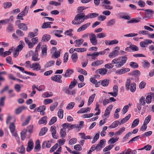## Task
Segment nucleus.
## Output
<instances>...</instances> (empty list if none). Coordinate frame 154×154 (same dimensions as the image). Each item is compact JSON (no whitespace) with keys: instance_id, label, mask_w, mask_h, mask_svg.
Masks as SVG:
<instances>
[{"instance_id":"41","label":"nucleus","mask_w":154,"mask_h":154,"mask_svg":"<svg viewBox=\"0 0 154 154\" xmlns=\"http://www.w3.org/2000/svg\"><path fill=\"white\" fill-rule=\"evenodd\" d=\"M58 105V102L56 101L52 105H51L50 107V109L51 111H54L55 108Z\"/></svg>"},{"instance_id":"17","label":"nucleus","mask_w":154,"mask_h":154,"mask_svg":"<svg viewBox=\"0 0 154 154\" xmlns=\"http://www.w3.org/2000/svg\"><path fill=\"white\" fill-rule=\"evenodd\" d=\"M35 146L34 148V151L35 152L39 151L41 149V145L40 142L39 140H37L35 143Z\"/></svg>"},{"instance_id":"43","label":"nucleus","mask_w":154,"mask_h":154,"mask_svg":"<svg viewBox=\"0 0 154 154\" xmlns=\"http://www.w3.org/2000/svg\"><path fill=\"white\" fill-rule=\"evenodd\" d=\"M58 117L60 119L63 118V109H60L57 113Z\"/></svg>"},{"instance_id":"55","label":"nucleus","mask_w":154,"mask_h":154,"mask_svg":"<svg viewBox=\"0 0 154 154\" xmlns=\"http://www.w3.org/2000/svg\"><path fill=\"white\" fill-rule=\"evenodd\" d=\"M53 102V100L52 99H47L44 100L43 103L45 105H46L51 103Z\"/></svg>"},{"instance_id":"46","label":"nucleus","mask_w":154,"mask_h":154,"mask_svg":"<svg viewBox=\"0 0 154 154\" xmlns=\"http://www.w3.org/2000/svg\"><path fill=\"white\" fill-rule=\"evenodd\" d=\"M53 95V94L51 93L50 94H49L48 92H46L43 93L42 95V96L44 98H47L52 96Z\"/></svg>"},{"instance_id":"7","label":"nucleus","mask_w":154,"mask_h":154,"mask_svg":"<svg viewBox=\"0 0 154 154\" xmlns=\"http://www.w3.org/2000/svg\"><path fill=\"white\" fill-rule=\"evenodd\" d=\"M82 14H83L84 17H83V20H86L88 19H92L96 17L99 16V14L96 13H93L88 14L87 15L85 16L84 13H82Z\"/></svg>"},{"instance_id":"52","label":"nucleus","mask_w":154,"mask_h":154,"mask_svg":"<svg viewBox=\"0 0 154 154\" xmlns=\"http://www.w3.org/2000/svg\"><path fill=\"white\" fill-rule=\"evenodd\" d=\"M75 50L77 52H83L86 51L87 49L85 48H75Z\"/></svg>"},{"instance_id":"27","label":"nucleus","mask_w":154,"mask_h":154,"mask_svg":"<svg viewBox=\"0 0 154 154\" xmlns=\"http://www.w3.org/2000/svg\"><path fill=\"white\" fill-rule=\"evenodd\" d=\"M48 130V128L46 127L42 128L39 133V136H42L44 135L47 131Z\"/></svg>"},{"instance_id":"26","label":"nucleus","mask_w":154,"mask_h":154,"mask_svg":"<svg viewBox=\"0 0 154 154\" xmlns=\"http://www.w3.org/2000/svg\"><path fill=\"white\" fill-rule=\"evenodd\" d=\"M119 124H120V122L118 120L116 121L109 126V128H114L116 127Z\"/></svg>"},{"instance_id":"14","label":"nucleus","mask_w":154,"mask_h":154,"mask_svg":"<svg viewBox=\"0 0 154 154\" xmlns=\"http://www.w3.org/2000/svg\"><path fill=\"white\" fill-rule=\"evenodd\" d=\"M107 72V70L104 68L99 69L96 71V73H99L102 75H105Z\"/></svg>"},{"instance_id":"49","label":"nucleus","mask_w":154,"mask_h":154,"mask_svg":"<svg viewBox=\"0 0 154 154\" xmlns=\"http://www.w3.org/2000/svg\"><path fill=\"white\" fill-rule=\"evenodd\" d=\"M114 146V145L110 144L104 148L103 149L104 152L107 151L111 150Z\"/></svg>"},{"instance_id":"35","label":"nucleus","mask_w":154,"mask_h":154,"mask_svg":"<svg viewBox=\"0 0 154 154\" xmlns=\"http://www.w3.org/2000/svg\"><path fill=\"white\" fill-rule=\"evenodd\" d=\"M18 27L19 28L22 29L24 31H26L27 30V27L24 23H20L18 24Z\"/></svg>"},{"instance_id":"60","label":"nucleus","mask_w":154,"mask_h":154,"mask_svg":"<svg viewBox=\"0 0 154 154\" xmlns=\"http://www.w3.org/2000/svg\"><path fill=\"white\" fill-rule=\"evenodd\" d=\"M33 126L32 125H30L27 127V131L28 130L29 133L30 134L33 132Z\"/></svg>"},{"instance_id":"56","label":"nucleus","mask_w":154,"mask_h":154,"mask_svg":"<svg viewBox=\"0 0 154 154\" xmlns=\"http://www.w3.org/2000/svg\"><path fill=\"white\" fill-rule=\"evenodd\" d=\"M106 34L104 33H100L97 35V38H101L105 37Z\"/></svg>"},{"instance_id":"34","label":"nucleus","mask_w":154,"mask_h":154,"mask_svg":"<svg viewBox=\"0 0 154 154\" xmlns=\"http://www.w3.org/2000/svg\"><path fill=\"white\" fill-rule=\"evenodd\" d=\"M38 53L35 52L33 54L32 57V60L34 61H38L40 60V58H38Z\"/></svg>"},{"instance_id":"5","label":"nucleus","mask_w":154,"mask_h":154,"mask_svg":"<svg viewBox=\"0 0 154 154\" xmlns=\"http://www.w3.org/2000/svg\"><path fill=\"white\" fill-rule=\"evenodd\" d=\"M83 15L84 14H82V13L79 14H77L74 20L72 21V24L74 25H77L83 22L84 21L83 19Z\"/></svg>"},{"instance_id":"3","label":"nucleus","mask_w":154,"mask_h":154,"mask_svg":"<svg viewBox=\"0 0 154 154\" xmlns=\"http://www.w3.org/2000/svg\"><path fill=\"white\" fill-rule=\"evenodd\" d=\"M25 67L27 68H30L32 69L33 70L39 71L41 69V67L39 63L36 62L30 64V62L29 61H27L25 62Z\"/></svg>"},{"instance_id":"21","label":"nucleus","mask_w":154,"mask_h":154,"mask_svg":"<svg viewBox=\"0 0 154 154\" xmlns=\"http://www.w3.org/2000/svg\"><path fill=\"white\" fill-rule=\"evenodd\" d=\"M47 116H45L43 117L40 119L38 122V124L39 125H41L44 124L45 125H46L47 123Z\"/></svg>"},{"instance_id":"24","label":"nucleus","mask_w":154,"mask_h":154,"mask_svg":"<svg viewBox=\"0 0 154 154\" xmlns=\"http://www.w3.org/2000/svg\"><path fill=\"white\" fill-rule=\"evenodd\" d=\"M95 96V94H92L89 97L88 103V106L91 104V103L93 102Z\"/></svg>"},{"instance_id":"28","label":"nucleus","mask_w":154,"mask_h":154,"mask_svg":"<svg viewBox=\"0 0 154 154\" xmlns=\"http://www.w3.org/2000/svg\"><path fill=\"white\" fill-rule=\"evenodd\" d=\"M109 82V80L107 79H106L103 80H101V85L103 86L106 87L108 85Z\"/></svg>"},{"instance_id":"8","label":"nucleus","mask_w":154,"mask_h":154,"mask_svg":"<svg viewBox=\"0 0 154 154\" xmlns=\"http://www.w3.org/2000/svg\"><path fill=\"white\" fill-rule=\"evenodd\" d=\"M89 38L91 43L94 45H96L97 43L96 35L93 33L89 34Z\"/></svg>"},{"instance_id":"13","label":"nucleus","mask_w":154,"mask_h":154,"mask_svg":"<svg viewBox=\"0 0 154 154\" xmlns=\"http://www.w3.org/2000/svg\"><path fill=\"white\" fill-rule=\"evenodd\" d=\"M90 23H88L82 26L77 30L78 32H80L82 31L85 30L87 28H88L90 25Z\"/></svg>"},{"instance_id":"16","label":"nucleus","mask_w":154,"mask_h":154,"mask_svg":"<svg viewBox=\"0 0 154 154\" xmlns=\"http://www.w3.org/2000/svg\"><path fill=\"white\" fill-rule=\"evenodd\" d=\"M103 63V61L102 60H99L93 62L91 66H100Z\"/></svg>"},{"instance_id":"47","label":"nucleus","mask_w":154,"mask_h":154,"mask_svg":"<svg viewBox=\"0 0 154 154\" xmlns=\"http://www.w3.org/2000/svg\"><path fill=\"white\" fill-rule=\"evenodd\" d=\"M130 65L132 68L134 69L137 68L138 67L137 63L136 62H130Z\"/></svg>"},{"instance_id":"63","label":"nucleus","mask_w":154,"mask_h":154,"mask_svg":"<svg viewBox=\"0 0 154 154\" xmlns=\"http://www.w3.org/2000/svg\"><path fill=\"white\" fill-rule=\"evenodd\" d=\"M72 29H70L69 30H66L65 32V34L67 35L71 36H72L73 34L72 33Z\"/></svg>"},{"instance_id":"31","label":"nucleus","mask_w":154,"mask_h":154,"mask_svg":"<svg viewBox=\"0 0 154 154\" xmlns=\"http://www.w3.org/2000/svg\"><path fill=\"white\" fill-rule=\"evenodd\" d=\"M140 21V19L137 18H132L130 20L128 21L127 22V23H137Z\"/></svg>"},{"instance_id":"42","label":"nucleus","mask_w":154,"mask_h":154,"mask_svg":"<svg viewBox=\"0 0 154 154\" xmlns=\"http://www.w3.org/2000/svg\"><path fill=\"white\" fill-rule=\"evenodd\" d=\"M140 72L137 70H135L133 71L131 73V75L133 76H137L140 75Z\"/></svg>"},{"instance_id":"12","label":"nucleus","mask_w":154,"mask_h":154,"mask_svg":"<svg viewBox=\"0 0 154 154\" xmlns=\"http://www.w3.org/2000/svg\"><path fill=\"white\" fill-rule=\"evenodd\" d=\"M4 49L3 48H0V56L5 57L10 54V49L8 51L4 52Z\"/></svg>"},{"instance_id":"50","label":"nucleus","mask_w":154,"mask_h":154,"mask_svg":"<svg viewBox=\"0 0 154 154\" xmlns=\"http://www.w3.org/2000/svg\"><path fill=\"white\" fill-rule=\"evenodd\" d=\"M75 103L74 102H71L68 104L66 107V109H72L74 107Z\"/></svg>"},{"instance_id":"22","label":"nucleus","mask_w":154,"mask_h":154,"mask_svg":"<svg viewBox=\"0 0 154 154\" xmlns=\"http://www.w3.org/2000/svg\"><path fill=\"white\" fill-rule=\"evenodd\" d=\"M74 71L72 69H67L66 72L64 76L65 77H69L70 75L73 73Z\"/></svg>"},{"instance_id":"10","label":"nucleus","mask_w":154,"mask_h":154,"mask_svg":"<svg viewBox=\"0 0 154 154\" xmlns=\"http://www.w3.org/2000/svg\"><path fill=\"white\" fill-rule=\"evenodd\" d=\"M34 143L33 141L32 140H30L27 143V147L26 148V151L29 152L33 148Z\"/></svg>"},{"instance_id":"51","label":"nucleus","mask_w":154,"mask_h":154,"mask_svg":"<svg viewBox=\"0 0 154 154\" xmlns=\"http://www.w3.org/2000/svg\"><path fill=\"white\" fill-rule=\"evenodd\" d=\"M139 103L142 105V106L145 105L146 102L144 97L143 96L141 97L139 99Z\"/></svg>"},{"instance_id":"19","label":"nucleus","mask_w":154,"mask_h":154,"mask_svg":"<svg viewBox=\"0 0 154 154\" xmlns=\"http://www.w3.org/2000/svg\"><path fill=\"white\" fill-rule=\"evenodd\" d=\"M113 107L112 105H110L106 109L105 113L104 114V116H108L110 113V112L111 111Z\"/></svg>"},{"instance_id":"36","label":"nucleus","mask_w":154,"mask_h":154,"mask_svg":"<svg viewBox=\"0 0 154 154\" xmlns=\"http://www.w3.org/2000/svg\"><path fill=\"white\" fill-rule=\"evenodd\" d=\"M139 122V119H137L134 120L131 126V128H134L137 126Z\"/></svg>"},{"instance_id":"32","label":"nucleus","mask_w":154,"mask_h":154,"mask_svg":"<svg viewBox=\"0 0 154 154\" xmlns=\"http://www.w3.org/2000/svg\"><path fill=\"white\" fill-rule=\"evenodd\" d=\"M55 63V61L53 60L48 61L45 65V67L46 68L50 67L54 65Z\"/></svg>"},{"instance_id":"18","label":"nucleus","mask_w":154,"mask_h":154,"mask_svg":"<svg viewBox=\"0 0 154 154\" xmlns=\"http://www.w3.org/2000/svg\"><path fill=\"white\" fill-rule=\"evenodd\" d=\"M51 146V142L49 141H45L43 142L42 145V147L44 149L46 147L49 148Z\"/></svg>"},{"instance_id":"64","label":"nucleus","mask_w":154,"mask_h":154,"mask_svg":"<svg viewBox=\"0 0 154 154\" xmlns=\"http://www.w3.org/2000/svg\"><path fill=\"white\" fill-rule=\"evenodd\" d=\"M151 96L150 95H147L146 98V102L147 104L150 103L151 102Z\"/></svg>"},{"instance_id":"29","label":"nucleus","mask_w":154,"mask_h":154,"mask_svg":"<svg viewBox=\"0 0 154 154\" xmlns=\"http://www.w3.org/2000/svg\"><path fill=\"white\" fill-rule=\"evenodd\" d=\"M17 150L19 153H24L25 152V148L23 145H21L20 147H17Z\"/></svg>"},{"instance_id":"61","label":"nucleus","mask_w":154,"mask_h":154,"mask_svg":"<svg viewBox=\"0 0 154 154\" xmlns=\"http://www.w3.org/2000/svg\"><path fill=\"white\" fill-rule=\"evenodd\" d=\"M23 109V106L20 107L16 110L15 113L17 114H20Z\"/></svg>"},{"instance_id":"23","label":"nucleus","mask_w":154,"mask_h":154,"mask_svg":"<svg viewBox=\"0 0 154 154\" xmlns=\"http://www.w3.org/2000/svg\"><path fill=\"white\" fill-rule=\"evenodd\" d=\"M27 132V130L24 129L21 132V138L22 140H24L25 139Z\"/></svg>"},{"instance_id":"53","label":"nucleus","mask_w":154,"mask_h":154,"mask_svg":"<svg viewBox=\"0 0 154 154\" xmlns=\"http://www.w3.org/2000/svg\"><path fill=\"white\" fill-rule=\"evenodd\" d=\"M143 63V66L144 68H148L150 66L149 63L146 60H144Z\"/></svg>"},{"instance_id":"2","label":"nucleus","mask_w":154,"mask_h":154,"mask_svg":"<svg viewBox=\"0 0 154 154\" xmlns=\"http://www.w3.org/2000/svg\"><path fill=\"white\" fill-rule=\"evenodd\" d=\"M132 78L128 79L125 83V87L126 90L130 91L132 92H134L136 90V83L131 82Z\"/></svg>"},{"instance_id":"30","label":"nucleus","mask_w":154,"mask_h":154,"mask_svg":"<svg viewBox=\"0 0 154 154\" xmlns=\"http://www.w3.org/2000/svg\"><path fill=\"white\" fill-rule=\"evenodd\" d=\"M19 43L20 44L18 46L16 49L18 51H19L22 50L23 48V45L25 44L24 42L22 41H20Z\"/></svg>"},{"instance_id":"39","label":"nucleus","mask_w":154,"mask_h":154,"mask_svg":"<svg viewBox=\"0 0 154 154\" xmlns=\"http://www.w3.org/2000/svg\"><path fill=\"white\" fill-rule=\"evenodd\" d=\"M131 50V51H138L139 48L136 45L131 44L130 45Z\"/></svg>"},{"instance_id":"58","label":"nucleus","mask_w":154,"mask_h":154,"mask_svg":"<svg viewBox=\"0 0 154 154\" xmlns=\"http://www.w3.org/2000/svg\"><path fill=\"white\" fill-rule=\"evenodd\" d=\"M137 151L135 150H132L130 149H127L126 152V154H135L137 153Z\"/></svg>"},{"instance_id":"9","label":"nucleus","mask_w":154,"mask_h":154,"mask_svg":"<svg viewBox=\"0 0 154 154\" xmlns=\"http://www.w3.org/2000/svg\"><path fill=\"white\" fill-rule=\"evenodd\" d=\"M62 76L61 75H57L52 76L51 77V79L52 81H53L56 82L62 83V81L61 79H62Z\"/></svg>"},{"instance_id":"40","label":"nucleus","mask_w":154,"mask_h":154,"mask_svg":"<svg viewBox=\"0 0 154 154\" xmlns=\"http://www.w3.org/2000/svg\"><path fill=\"white\" fill-rule=\"evenodd\" d=\"M125 131V128L124 127H123L120 128L119 130L115 133V135H120L122 133Z\"/></svg>"},{"instance_id":"45","label":"nucleus","mask_w":154,"mask_h":154,"mask_svg":"<svg viewBox=\"0 0 154 154\" xmlns=\"http://www.w3.org/2000/svg\"><path fill=\"white\" fill-rule=\"evenodd\" d=\"M30 119L31 116H28L25 121L22 124V126H25L28 125L29 123Z\"/></svg>"},{"instance_id":"25","label":"nucleus","mask_w":154,"mask_h":154,"mask_svg":"<svg viewBox=\"0 0 154 154\" xmlns=\"http://www.w3.org/2000/svg\"><path fill=\"white\" fill-rule=\"evenodd\" d=\"M71 58L73 63H75L78 60V57L77 53H73L71 56Z\"/></svg>"},{"instance_id":"59","label":"nucleus","mask_w":154,"mask_h":154,"mask_svg":"<svg viewBox=\"0 0 154 154\" xmlns=\"http://www.w3.org/2000/svg\"><path fill=\"white\" fill-rule=\"evenodd\" d=\"M119 138H114L113 137H112L110 138L108 141V143L112 144L115 143L118 140Z\"/></svg>"},{"instance_id":"62","label":"nucleus","mask_w":154,"mask_h":154,"mask_svg":"<svg viewBox=\"0 0 154 154\" xmlns=\"http://www.w3.org/2000/svg\"><path fill=\"white\" fill-rule=\"evenodd\" d=\"M58 144L56 143L53 146L51 147L50 150V152H54L55 150L58 147Z\"/></svg>"},{"instance_id":"15","label":"nucleus","mask_w":154,"mask_h":154,"mask_svg":"<svg viewBox=\"0 0 154 154\" xmlns=\"http://www.w3.org/2000/svg\"><path fill=\"white\" fill-rule=\"evenodd\" d=\"M76 126L75 128H79V126H78V125H77V126H76L75 125H71V124L68 123H64L62 125V126L63 128H65L66 127L67 128L71 129L74 128V126Z\"/></svg>"},{"instance_id":"6","label":"nucleus","mask_w":154,"mask_h":154,"mask_svg":"<svg viewBox=\"0 0 154 154\" xmlns=\"http://www.w3.org/2000/svg\"><path fill=\"white\" fill-rule=\"evenodd\" d=\"M10 132L12 135L16 139L18 137L17 131L16 129V126L14 123H10Z\"/></svg>"},{"instance_id":"20","label":"nucleus","mask_w":154,"mask_h":154,"mask_svg":"<svg viewBox=\"0 0 154 154\" xmlns=\"http://www.w3.org/2000/svg\"><path fill=\"white\" fill-rule=\"evenodd\" d=\"M51 38V36L50 35L45 34L43 36L42 41L44 42H47Z\"/></svg>"},{"instance_id":"11","label":"nucleus","mask_w":154,"mask_h":154,"mask_svg":"<svg viewBox=\"0 0 154 154\" xmlns=\"http://www.w3.org/2000/svg\"><path fill=\"white\" fill-rule=\"evenodd\" d=\"M119 54V51L115 50L110 52L109 55V58H113L117 56Z\"/></svg>"},{"instance_id":"33","label":"nucleus","mask_w":154,"mask_h":154,"mask_svg":"<svg viewBox=\"0 0 154 154\" xmlns=\"http://www.w3.org/2000/svg\"><path fill=\"white\" fill-rule=\"evenodd\" d=\"M53 23L51 22H44L43 24L42 28L43 29H46L48 28H51V26L50 25L52 23Z\"/></svg>"},{"instance_id":"44","label":"nucleus","mask_w":154,"mask_h":154,"mask_svg":"<svg viewBox=\"0 0 154 154\" xmlns=\"http://www.w3.org/2000/svg\"><path fill=\"white\" fill-rule=\"evenodd\" d=\"M77 81L75 79H74L73 81L71 82L69 86V88L72 89L76 85Z\"/></svg>"},{"instance_id":"4","label":"nucleus","mask_w":154,"mask_h":154,"mask_svg":"<svg viewBox=\"0 0 154 154\" xmlns=\"http://www.w3.org/2000/svg\"><path fill=\"white\" fill-rule=\"evenodd\" d=\"M25 41L26 43L28 45L29 48H32L34 45L37 44L38 42V39L37 37H35L32 38V42L29 39L26 38H24Z\"/></svg>"},{"instance_id":"57","label":"nucleus","mask_w":154,"mask_h":154,"mask_svg":"<svg viewBox=\"0 0 154 154\" xmlns=\"http://www.w3.org/2000/svg\"><path fill=\"white\" fill-rule=\"evenodd\" d=\"M99 133H97L93 139V140L92 141V143H94L98 139L99 137Z\"/></svg>"},{"instance_id":"48","label":"nucleus","mask_w":154,"mask_h":154,"mask_svg":"<svg viewBox=\"0 0 154 154\" xmlns=\"http://www.w3.org/2000/svg\"><path fill=\"white\" fill-rule=\"evenodd\" d=\"M57 121V118L56 117L54 116L52 117L50 120L49 123V125H51L55 122Z\"/></svg>"},{"instance_id":"38","label":"nucleus","mask_w":154,"mask_h":154,"mask_svg":"<svg viewBox=\"0 0 154 154\" xmlns=\"http://www.w3.org/2000/svg\"><path fill=\"white\" fill-rule=\"evenodd\" d=\"M116 23V20L115 19H112L107 23V25L108 26H112L115 24Z\"/></svg>"},{"instance_id":"54","label":"nucleus","mask_w":154,"mask_h":154,"mask_svg":"<svg viewBox=\"0 0 154 154\" xmlns=\"http://www.w3.org/2000/svg\"><path fill=\"white\" fill-rule=\"evenodd\" d=\"M152 148V146L150 145H147L144 146L143 148H142L140 149H139V150H143V149H145L147 151H149Z\"/></svg>"},{"instance_id":"1","label":"nucleus","mask_w":154,"mask_h":154,"mask_svg":"<svg viewBox=\"0 0 154 154\" xmlns=\"http://www.w3.org/2000/svg\"><path fill=\"white\" fill-rule=\"evenodd\" d=\"M127 59L128 57L126 55L116 58L112 60L111 63H107L104 66L107 69H111L114 66V64H115L116 68H119L126 63Z\"/></svg>"},{"instance_id":"37","label":"nucleus","mask_w":154,"mask_h":154,"mask_svg":"<svg viewBox=\"0 0 154 154\" xmlns=\"http://www.w3.org/2000/svg\"><path fill=\"white\" fill-rule=\"evenodd\" d=\"M60 134L61 137H65L66 135V129L65 128H63L60 131Z\"/></svg>"}]
</instances>
